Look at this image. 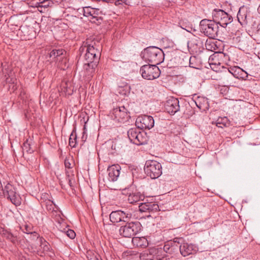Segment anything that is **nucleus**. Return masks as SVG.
Here are the masks:
<instances>
[{
    "instance_id": "obj_5",
    "label": "nucleus",
    "mask_w": 260,
    "mask_h": 260,
    "mask_svg": "<svg viewBox=\"0 0 260 260\" xmlns=\"http://www.w3.org/2000/svg\"><path fill=\"white\" fill-rule=\"evenodd\" d=\"M141 226L139 221L127 222L120 228L119 234L124 237L131 238L141 231Z\"/></svg>"
},
{
    "instance_id": "obj_30",
    "label": "nucleus",
    "mask_w": 260,
    "mask_h": 260,
    "mask_svg": "<svg viewBox=\"0 0 260 260\" xmlns=\"http://www.w3.org/2000/svg\"><path fill=\"white\" fill-rule=\"evenodd\" d=\"M71 85V83L68 82H65L62 83L61 86L62 87V89L63 90L64 92L70 94L71 91H72Z\"/></svg>"
},
{
    "instance_id": "obj_28",
    "label": "nucleus",
    "mask_w": 260,
    "mask_h": 260,
    "mask_svg": "<svg viewBox=\"0 0 260 260\" xmlns=\"http://www.w3.org/2000/svg\"><path fill=\"white\" fill-rule=\"evenodd\" d=\"M74 132L73 131L72 132V133H71L70 137V139H69V145L71 147H72L73 148L76 147V145L77 143V142H76L77 136H76V135L75 134H74Z\"/></svg>"
},
{
    "instance_id": "obj_20",
    "label": "nucleus",
    "mask_w": 260,
    "mask_h": 260,
    "mask_svg": "<svg viewBox=\"0 0 260 260\" xmlns=\"http://www.w3.org/2000/svg\"><path fill=\"white\" fill-rule=\"evenodd\" d=\"M144 197L140 192L135 191L130 193L128 197V201L131 204H134L140 200H142Z\"/></svg>"
},
{
    "instance_id": "obj_2",
    "label": "nucleus",
    "mask_w": 260,
    "mask_h": 260,
    "mask_svg": "<svg viewBox=\"0 0 260 260\" xmlns=\"http://www.w3.org/2000/svg\"><path fill=\"white\" fill-rule=\"evenodd\" d=\"M0 189L1 190V197L7 198L16 206L20 205V197L16 192V188L13 185L8 181L4 182L0 187Z\"/></svg>"
},
{
    "instance_id": "obj_34",
    "label": "nucleus",
    "mask_w": 260,
    "mask_h": 260,
    "mask_svg": "<svg viewBox=\"0 0 260 260\" xmlns=\"http://www.w3.org/2000/svg\"><path fill=\"white\" fill-rule=\"evenodd\" d=\"M52 204H54L53 201L48 200L46 202V206L48 210L53 209Z\"/></svg>"
},
{
    "instance_id": "obj_14",
    "label": "nucleus",
    "mask_w": 260,
    "mask_h": 260,
    "mask_svg": "<svg viewBox=\"0 0 260 260\" xmlns=\"http://www.w3.org/2000/svg\"><path fill=\"white\" fill-rule=\"evenodd\" d=\"M139 210L141 212L154 213L159 210L158 205L154 202H144L139 206Z\"/></svg>"
},
{
    "instance_id": "obj_16",
    "label": "nucleus",
    "mask_w": 260,
    "mask_h": 260,
    "mask_svg": "<svg viewBox=\"0 0 260 260\" xmlns=\"http://www.w3.org/2000/svg\"><path fill=\"white\" fill-rule=\"evenodd\" d=\"M39 241L40 243V251L42 253L51 257L54 255L52 249L48 242L42 237L39 238Z\"/></svg>"
},
{
    "instance_id": "obj_41",
    "label": "nucleus",
    "mask_w": 260,
    "mask_h": 260,
    "mask_svg": "<svg viewBox=\"0 0 260 260\" xmlns=\"http://www.w3.org/2000/svg\"><path fill=\"white\" fill-rule=\"evenodd\" d=\"M211 59H213L212 56H211L210 57H209V61L211 60Z\"/></svg>"
},
{
    "instance_id": "obj_11",
    "label": "nucleus",
    "mask_w": 260,
    "mask_h": 260,
    "mask_svg": "<svg viewBox=\"0 0 260 260\" xmlns=\"http://www.w3.org/2000/svg\"><path fill=\"white\" fill-rule=\"evenodd\" d=\"M136 125L138 128L140 129H150L154 126V120L151 116L143 115L137 118Z\"/></svg>"
},
{
    "instance_id": "obj_23",
    "label": "nucleus",
    "mask_w": 260,
    "mask_h": 260,
    "mask_svg": "<svg viewBox=\"0 0 260 260\" xmlns=\"http://www.w3.org/2000/svg\"><path fill=\"white\" fill-rule=\"evenodd\" d=\"M216 125L219 127L223 128L226 127L229 125V121L227 117H220L218 118L216 122Z\"/></svg>"
},
{
    "instance_id": "obj_24",
    "label": "nucleus",
    "mask_w": 260,
    "mask_h": 260,
    "mask_svg": "<svg viewBox=\"0 0 260 260\" xmlns=\"http://www.w3.org/2000/svg\"><path fill=\"white\" fill-rule=\"evenodd\" d=\"M140 258L141 260H164V258L147 253L142 254Z\"/></svg>"
},
{
    "instance_id": "obj_13",
    "label": "nucleus",
    "mask_w": 260,
    "mask_h": 260,
    "mask_svg": "<svg viewBox=\"0 0 260 260\" xmlns=\"http://www.w3.org/2000/svg\"><path fill=\"white\" fill-rule=\"evenodd\" d=\"M166 111L171 114H174L180 109L179 100L174 98L169 99L165 105Z\"/></svg>"
},
{
    "instance_id": "obj_8",
    "label": "nucleus",
    "mask_w": 260,
    "mask_h": 260,
    "mask_svg": "<svg viewBox=\"0 0 260 260\" xmlns=\"http://www.w3.org/2000/svg\"><path fill=\"white\" fill-rule=\"evenodd\" d=\"M137 127L130 128L127 131V136L131 142L137 145H141L146 143L147 137L146 134L141 133Z\"/></svg>"
},
{
    "instance_id": "obj_6",
    "label": "nucleus",
    "mask_w": 260,
    "mask_h": 260,
    "mask_svg": "<svg viewBox=\"0 0 260 260\" xmlns=\"http://www.w3.org/2000/svg\"><path fill=\"white\" fill-rule=\"evenodd\" d=\"M212 16L213 20L217 25L219 24L223 27H225L233 20L231 15L221 9H214L212 13Z\"/></svg>"
},
{
    "instance_id": "obj_32",
    "label": "nucleus",
    "mask_w": 260,
    "mask_h": 260,
    "mask_svg": "<svg viewBox=\"0 0 260 260\" xmlns=\"http://www.w3.org/2000/svg\"><path fill=\"white\" fill-rule=\"evenodd\" d=\"M6 81L8 83L14 84L16 81V79L14 77H12V75H8V77L6 78Z\"/></svg>"
},
{
    "instance_id": "obj_27",
    "label": "nucleus",
    "mask_w": 260,
    "mask_h": 260,
    "mask_svg": "<svg viewBox=\"0 0 260 260\" xmlns=\"http://www.w3.org/2000/svg\"><path fill=\"white\" fill-rule=\"evenodd\" d=\"M53 5V3L50 0H43L38 3V8H47Z\"/></svg>"
},
{
    "instance_id": "obj_36",
    "label": "nucleus",
    "mask_w": 260,
    "mask_h": 260,
    "mask_svg": "<svg viewBox=\"0 0 260 260\" xmlns=\"http://www.w3.org/2000/svg\"><path fill=\"white\" fill-rule=\"evenodd\" d=\"M238 70V73H239V71L241 72V74H240V75L242 76L243 75V74L244 73L245 75H246V77H247V73L245 72L244 70H243L242 69H241L240 68H238L237 69Z\"/></svg>"
},
{
    "instance_id": "obj_3",
    "label": "nucleus",
    "mask_w": 260,
    "mask_h": 260,
    "mask_svg": "<svg viewBox=\"0 0 260 260\" xmlns=\"http://www.w3.org/2000/svg\"><path fill=\"white\" fill-rule=\"evenodd\" d=\"M201 31L207 37L215 39L218 36V25L213 20L203 19L200 24Z\"/></svg>"
},
{
    "instance_id": "obj_39",
    "label": "nucleus",
    "mask_w": 260,
    "mask_h": 260,
    "mask_svg": "<svg viewBox=\"0 0 260 260\" xmlns=\"http://www.w3.org/2000/svg\"><path fill=\"white\" fill-rule=\"evenodd\" d=\"M83 136L82 137V139L83 141H85V140H84V134H85V133L84 132L83 133Z\"/></svg>"
},
{
    "instance_id": "obj_25",
    "label": "nucleus",
    "mask_w": 260,
    "mask_h": 260,
    "mask_svg": "<svg viewBox=\"0 0 260 260\" xmlns=\"http://www.w3.org/2000/svg\"><path fill=\"white\" fill-rule=\"evenodd\" d=\"M66 51L63 49H54L50 53V57L52 58H56L64 54Z\"/></svg>"
},
{
    "instance_id": "obj_38",
    "label": "nucleus",
    "mask_w": 260,
    "mask_h": 260,
    "mask_svg": "<svg viewBox=\"0 0 260 260\" xmlns=\"http://www.w3.org/2000/svg\"><path fill=\"white\" fill-rule=\"evenodd\" d=\"M257 12L259 14H260V5H259V6L257 8Z\"/></svg>"
},
{
    "instance_id": "obj_1",
    "label": "nucleus",
    "mask_w": 260,
    "mask_h": 260,
    "mask_svg": "<svg viewBox=\"0 0 260 260\" xmlns=\"http://www.w3.org/2000/svg\"><path fill=\"white\" fill-rule=\"evenodd\" d=\"M141 56L145 61L155 64L162 62L164 58L162 50L155 46H150L145 48L141 52Z\"/></svg>"
},
{
    "instance_id": "obj_37",
    "label": "nucleus",
    "mask_w": 260,
    "mask_h": 260,
    "mask_svg": "<svg viewBox=\"0 0 260 260\" xmlns=\"http://www.w3.org/2000/svg\"><path fill=\"white\" fill-rule=\"evenodd\" d=\"M64 165H65L66 168H71V164L67 160H65V161H64Z\"/></svg>"
},
{
    "instance_id": "obj_15",
    "label": "nucleus",
    "mask_w": 260,
    "mask_h": 260,
    "mask_svg": "<svg viewBox=\"0 0 260 260\" xmlns=\"http://www.w3.org/2000/svg\"><path fill=\"white\" fill-rule=\"evenodd\" d=\"M120 169V167L118 165L109 167L107 169L108 180L112 182L116 181L119 176Z\"/></svg>"
},
{
    "instance_id": "obj_21",
    "label": "nucleus",
    "mask_w": 260,
    "mask_h": 260,
    "mask_svg": "<svg viewBox=\"0 0 260 260\" xmlns=\"http://www.w3.org/2000/svg\"><path fill=\"white\" fill-rule=\"evenodd\" d=\"M124 110L125 108L124 107L116 108L114 110L113 114H114L115 118H117L118 121L120 119H124L127 115V113L124 111Z\"/></svg>"
},
{
    "instance_id": "obj_10",
    "label": "nucleus",
    "mask_w": 260,
    "mask_h": 260,
    "mask_svg": "<svg viewBox=\"0 0 260 260\" xmlns=\"http://www.w3.org/2000/svg\"><path fill=\"white\" fill-rule=\"evenodd\" d=\"M100 54L99 48H86L84 57L88 66L93 69L98 62V55Z\"/></svg>"
},
{
    "instance_id": "obj_18",
    "label": "nucleus",
    "mask_w": 260,
    "mask_h": 260,
    "mask_svg": "<svg viewBox=\"0 0 260 260\" xmlns=\"http://www.w3.org/2000/svg\"><path fill=\"white\" fill-rule=\"evenodd\" d=\"M132 243L134 246L142 248H146L148 245V241L144 237H133L132 239Z\"/></svg>"
},
{
    "instance_id": "obj_29",
    "label": "nucleus",
    "mask_w": 260,
    "mask_h": 260,
    "mask_svg": "<svg viewBox=\"0 0 260 260\" xmlns=\"http://www.w3.org/2000/svg\"><path fill=\"white\" fill-rule=\"evenodd\" d=\"M22 150L23 152L25 151L27 153H31L34 152V150L31 148L30 145L28 143L27 140L23 143Z\"/></svg>"
},
{
    "instance_id": "obj_4",
    "label": "nucleus",
    "mask_w": 260,
    "mask_h": 260,
    "mask_svg": "<svg viewBox=\"0 0 260 260\" xmlns=\"http://www.w3.org/2000/svg\"><path fill=\"white\" fill-rule=\"evenodd\" d=\"M144 169L147 175L152 179L157 178L162 174L161 165L159 162L155 160H147Z\"/></svg>"
},
{
    "instance_id": "obj_17",
    "label": "nucleus",
    "mask_w": 260,
    "mask_h": 260,
    "mask_svg": "<svg viewBox=\"0 0 260 260\" xmlns=\"http://www.w3.org/2000/svg\"><path fill=\"white\" fill-rule=\"evenodd\" d=\"M180 253L183 256H186L192 254L196 251V248L192 244L187 243H179V247Z\"/></svg>"
},
{
    "instance_id": "obj_7",
    "label": "nucleus",
    "mask_w": 260,
    "mask_h": 260,
    "mask_svg": "<svg viewBox=\"0 0 260 260\" xmlns=\"http://www.w3.org/2000/svg\"><path fill=\"white\" fill-rule=\"evenodd\" d=\"M142 77L147 80H153L160 76V71L158 67L155 65L145 64L140 69Z\"/></svg>"
},
{
    "instance_id": "obj_19",
    "label": "nucleus",
    "mask_w": 260,
    "mask_h": 260,
    "mask_svg": "<svg viewBox=\"0 0 260 260\" xmlns=\"http://www.w3.org/2000/svg\"><path fill=\"white\" fill-rule=\"evenodd\" d=\"M179 247V243L175 241L169 242L165 244L164 250L166 253L173 254L177 250Z\"/></svg>"
},
{
    "instance_id": "obj_35",
    "label": "nucleus",
    "mask_w": 260,
    "mask_h": 260,
    "mask_svg": "<svg viewBox=\"0 0 260 260\" xmlns=\"http://www.w3.org/2000/svg\"><path fill=\"white\" fill-rule=\"evenodd\" d=\"M196 60V57L195 56H191L189 59V66L191 68H197L194 65L192 61H194Z\"/></svg>"
},
{
    "instance_id": "obj_40",
    "label": "nucleus",
    "mask_w": 260,
    "mask_h": 260,
    "mask_svg": "<svg viewBox=\"0 0 260 260\" xmlns=\"http://www.w3.org/2000/svg\"><path fill=\"white\" fill-rule=\"evenodd\" d=\"M213 64H214L213 63H210V66H211V68H212V66H212V65H213Z\"/></svg>"
},
{
    "instance_id": "obj_33",
    "label": "nucleus",
    "mask_w": 260,
    "mask_h": 260,
    "mask_svg": "<svg viewBox=\"0 0 260 260\" xmlns=\"http://www.w3.org/2000/svg\"><path fill=\"white\" fill-rule=\"evenodd\" d=\"M67 235L71 239H74L76 236L75 232L72 230H68L67 231Z\"/></svg>"
},
{
    "instance_id": "obj_9",
    "label": "nucleus",
    "mask_w": 260,
    "mask_h": 260,
    "mask_svg": "<svg viewBox=\"0 0 260 260\" xmlns=\"http://www.w3.org/2000/svg\"><path fill=\"white\" fill-rule=\"evenodd\" d=\"M132 217V213L128 210L112 211L110 214V221L113 223L120 221L127 222Z\"/></svg>"
},
{
    "instance_id": "obj_31",
    "label": "nucleus",
    "mask_w": 260,
    "mask_h": 260,
    "mask_svg": "<svg viewBox=\"0 0 260 260\" xmlns=\"http://www.w3.org/2000/svg\"><path fill=\"white\" fill-rule=\"evenodd\" d=\"M93 12H94L93 9H90L89 8H86L84 9V15L86 17L88 16H92Z\"/></svg>"
},
{
    "instance_id": "obj_26",
    "label": "nucleus",
    "mask_w": 260,
    "mask_h": 260,
    "mask_svg": "<svg viewBox=\"0 0 260 260\" xmlns=\"http://www.w3.org/2000/svg\"><path fill=\"white\" fill-rule=\"evenodd\" d=\"M3 235L4 237L9 240L13 243H15L17 241V237L8 231H4Z\"/></svg>"
},
{
    "instance_id": "obj_22",
    "label": "nucleus",
    "mask_w": 260,
    "mask_h": 260,
    "mask_svg": "<svg viewBox=\"0 0 260 260\" xmlns=\"http://www.w3.org/2000/svg\"><path fill=\"white\" fill-rule=\"evenodd\" d=\"M85 43L86 48H99L100 50V43L99 41L91 39H87Z\"/></svg>"
},
{
    "instance_id": "obj_12",
    "label": "nucleus",
    "mask_w": 260,
    "mask_h": 260,
    "mask_svg": "<svg viewBox=\"0 0 260 260\" xmlns=\"http://www.w3.org/2000/svg\"><path fill=\"white\" fill-rule=\"evenodd\" d=\"M238 21L242 26H246L248 24L252 17L249 9L246 7H241L237 16Z\"/></svg>"
}]
</instances>
